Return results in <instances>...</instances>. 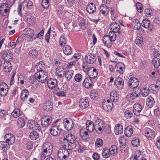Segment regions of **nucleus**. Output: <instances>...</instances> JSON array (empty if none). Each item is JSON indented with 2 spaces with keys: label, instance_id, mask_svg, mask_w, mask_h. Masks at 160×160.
<instances>
[{
  "label": "nucleus",
  "instance_id": "obj_61",
  "mask_svg": "<svg viewBox=\"0 0 160 160\" xmlns=\"http://www.w3.org/2000/svg\"><path fill=\"white\" fill-rule=\"evenodd\" d=\"M128 148L127 145L126 146V144H124L122 145L120 147V150L122 153H126L128 152Z\"/></svg>",
  "mask_w": 160,
  "mask_h": 160
},
{
  "label": "nucleus",
  "instance_id": "obj_26",
  "mask_svg": "<svg viewBox=\"0 0 160 160\" xmlns=\"http://www.w3.org/2000/svg\"><path fill=\"white\" fill-rule=\"evenodd\" d=\"M22 142L28 150H31L33 148V142L29 140L26 138H23Z\"/></svg>",
  "mask_w": 160,
  "mask_h": 160
},
{
  "label": "nucleus",
  "instance_id": "obj_16",
  "mask_svg": "<svg viewBox=\"0 0 160 160\" xmlns=\"http://www.w3.org/2000/svg\"><path fill=\"white\" fill-rule=\"evenodd\" d=\"M110 99L111 101L116 102L119 99V94L117 91L115 89H113L110 92Z\"/></svg>",
  "mask_w": 160,
  "mask_h": 160
},
{
  "label": "nucleus",
  "instance_id": "obj_55",
  "mask_svg": "<svg viewBox=\"0 0 160 160\" xmlns=\"http://www.w3.org/2000/svg\"><path fill=\"white\" fill-rule=\"evenodd\" d=\"M12 115L15 118L19 117V116L20 115V109L18 108L14 109V110L12 113Z\"/></svg>",
  "mask_w": 160,
  "mask_h": 160
},
{
  "label": "nucleus",
  "instance_id": "obj_15",
  "mask_svg": "<svg viewBox=\"0 0 160 160\" xmlns=\"http://www.w3.org/2000/svg\"><path fill=\"white\" fill-rule=\"evenodd\" d=\"M115 68L117 71L120 74L124 73L125 70L124 64L121 62L116 64Z\"/></svg>",
  "mask_w": 160,
  "mask_h": 160
},
{
  "label": "nucleus",
  "instance_id": "obj_10",
  "mask_svg": "<svg viewBox=\"0 0 160 160\" xmlns=\"http://www.w3.org/2000/svg\"><path fill=\"white\" fill-rule=\"evenodd\" d=\"M139 84V82L137 78H131L128 81L129 87L132 88H137Z\"/></svg>",
  "mask_w": 160,
  "mask_h": 160
},
{
  "label": "nucleus",
  "instance_id": "obj_19",
  "mask_svg": "<svg viewBox=\"0 0 160 160\" xmlns=\"http://www.w3.org/2000/svg\"><path fill=\"white\" fill-rule=\"evenodd\" d=\"M11 61H4L2 64L3 69L6 72H10L12 69V65L10 62Z\"/></svg>",
  "mask_w": 160,
  "mask_h": 160
},
{
  "label": "nucleus",
  "instance_id": "obj_21",
  "mask_svg": "<svg viewBox=\"0 0 160 160\" xmlns=\"http://www.w3.org/2000/svg\"><path fill=\"white\" fill-rule=\"evenodd\" d=\"M145 136L148 139L151 140L155 137L154 131L150 128L147 129L145 131Z\"/></svg>",
  "mask_w": 160,
  "mask_h": 160
},
{
  "label": "nucleus",
  "instance_id": "obj_18",
  "mask_svg": "<svg viewBox=\"0 0 160 160\" xmlns=\"http://www.w3.org/2000/svg\"><path fill=\"white\" fill-rule=\"evenodd\" d=\"M102 41L104 45L108 48H110L112 46V42L107 35H104L102 38Z\"/></svg>",
  "mask_w": 160,
  "mask_h": 160
},
{
  "label": "nucleus",
  "instance_id": "obj_2",
  "mask_svg": "<svg viewBox=\"0 0 160 160\" xmlns=\"http://www.w3.org/2000/svg\"><path fill=\"white\" fill-rule=\"evenodd\" d=\"M68 148H61L58 151V157L60 160H66L70 156Z\"/></svg>",
  "mask_w": 160,
  "mask_h": 160
},
{
  "label": "nucleus",
  "instance_id": "obj_36",
  "mask_svg": "<svg viewBox=\"0 0 160 160\" xmlns=\"http://www.w3.org/2000/svg\"><path fill=\"white\" fill-rule=\"evenodd\" d=\"M24 116L19 117L17 120V123L19 127L21 128H23L25 125V120Z\"/></svg>",
  "mask_w": 160,
  "mask_h": 160
},
{
  "label": "nucleus",
  "instance_id": "obj_28",
  "mask_svg": "<svg viewBox=\"0 0 160 160\" xmlns=\"http://www.w3.org/2000/svg\"><path fill=\"white\" fill-rule=\"evenodd\" d=\"M86 9L89 13H92L96 10V6L93 3L91 2L87 6Z\"/></svg>",
  "mask_w": 160,
  "mask_h": 160
},
{
  "label": "nucleus",
  "instance_id": "obj_57",
  "mask_svg": "<svg viewBox=\"0 0 160 160\" xmlns=\"http://www.w3.org/2000/svg\"><path fill=\"white\" fill-rule=\"evenodd\" d=\"M144 12L145 14L147 17H150L152 16L153 14V11L150 8L146 9H145Z\"/></svg>",
  "mask_w": 160,
  "mask_h": 160
},
{
  "label": "nucleus",
  "instance_id": "obj_12",
  "mask_svg": "<svg viewBox=\"0 0 160 160\" xmlns=\"http://www.w3.org/2000/svg\"><path fill=\"white\" fill-rule=\"evenodd\" d=\"M94 84V83H93L92 79L89 77H88L84 79L82 85L86 88H89L93 86Z\"/></svg>",
  "mask_w": 160,
  "mask_h": 160
},
{
  "label": "nucleus",
  "instance_id": "obj_54",
  "mask_svg": "<svg viewBox=\"0 0 160 160\" xmlns=\"http://www.w3.org/2000/svg\"><path fill=\"white\" fill-rule=\"evenodd\" d=\"M36 122L33 120H29L27 124V127L31 129H34V127Z\"/></svg>",
  "mask_w": 160,
  "mask_h": 160
},
{
  "label": "nucleus",
  "instance_id": "obj_17",
  "mask_svg": "<svg viewBox=\"0 0 160 160\" xmlns=\"http://www.w3.org/2000/svg\"><path fill=\"white\" fill-rule=\"evenodd\" d=\"M142 110V107L139 103H136L133 106V112L135 115L137 116H139L140 113Z\"/></svg>",
  "mask_w": 160,
  "mask_h": 160
},
{
  "label": "nucleus",
  "instance_id": "obj_58",
  "mask_svg": "<svg viewBox=\"0 0 160 160\" xmlns=\"http://www.w3.org/2000/svg\"><path fill=\"white\" fill-rule=\"evenodd\" d=\"M74 79L76 81L80 82L82 80V76L80 73L77 74L74 76Z\"/></svg>",
  "mask_w": 160,
  "mask_h": 160
},
{
  "label": "nucleus",
  "instance_id": "obj_4",
  "mask_svg": "<svg viewBox=\"0 0 160 160\" xmlns=\"http://www.w3.org/2000/svg\"><path fill=\"white\" fill-rule=\"evenodd\" d=\"M95 130L97 133H101L105 129L104 122L99 119H97L95 122Z\"/></svg>",
  "mask_w": 160,
  "mask_h": 160
},
{
  "label": "nucleus",
  "instance_id": "obj_11",
  "mask_svg": "<svg viewBox=\"0 0 160 160\" xmlns=\"http://www.w3.org/2000/svg\"><path fill=\"white\" fill-rule=\"evenodd\" d=\"M88 75L92 79L96 78L98 75L97 70L93 67H89L88 69Z\"/></svg>",
  "mask_w": 160,
  "mask_h": 160
},
{
  "label": "nucleus",
  "instance_id": "obj_52",
  "mask_svg": "<svg viewBox=\"0 0 160 160\" xmlns=\"http://www.w3.org/2000/svg\"><path fill=\"white\" fill-rule=\"evenodd\" d=\"M51 0H42V6L44 8H48L50 5Z\"/></svg>",
  "mask_w": 160,
  "mask_h": 160
},
{
  "label": "nucleus",
  "instance_id": "obj_32",
  "mask_svg": "<svg viewBox=\"0 0 160 160\" xmlns=\"http://www.w3.org/2000/svg\"><path fill=\"white\" fill-rule=\"evenodd\" d=\"M10 144L6 142L5 141H0V148L3 152H5L9 149Z\"/></svg>",
  "mask_w": 160,
  "mask_h": 160
},
{
  "label": "nucleus",
  "instance_id": "obj_14",
  "mask_svg": "<svg viewBox=\"0 0 160 160\" xmlns=\"http://www.w3.org/2000/svg\"><path fill=\"white\" fill-rule=\"evenodd\" d=\"M85 58L87 63L89 64H92L96 61L97 57L95 54L89 53L86 55Z\"/></svg>",
  "mask_w": 160,
  "mask_h": 160
},
{
  "label": "nucleus",
  "instance_id": "obj_25",
  "mask_svg": "<svg viewBox=\"0 0 160 160\" xmlns=\"http://www.w3.org/2000/svg\"><path fill=\"white\" fill-rule=\"evenodd\" d=\"M150 21L148 19L146 18L144 19L142 23V27L144 28H148V29L151 31L152 30L153 27L150 25Z\"/></svg>",
  "mask_w": 160,
  "mask_h": 160
},
{
  "label": "nucleus",
  "instance_id": "obj_34",
  "mask_svg": "<svg viewBox=\"0 0 160 160\" xmlns=\"http://www.w3.org/2000/svg\"><path fill=\"white\" fill-rule=\"evenodd\" d=\"M102 107L103 109L105 111L107 112L110 111L113 107L112 103L103 102Z\"/></svg>",
  "mask_w": 160,
  "mask_h": 160
},
{
  "label": "nucleus",
  "instance_id": "obj_35",
  "mask_svg": "<svg viewBox=\"0 0 160 160\" xmlns=\"http://www.w3.org/2000/svg\"><path fill=\"white\" fill-rule=\"evenodd\" d=\"M29 55L32 58L37 59L38 55V51L35 48L30 50L28 53Z\"/></svg>",
  "mask_w": 160,
  "mask_h": 160
},
{
  "label": "nucleus",
  "instance_id": "obj_7",
  "mask_svg": "<svg viewBox=\"0 0 160 160\" xmlns=\"http://www.w3.org/2000/svg\"><path fill=\"white\" fill-rule=\"evenodd\" d=\"M52 152V146H47L46 147L43 146L42 156L44 158H46L51 155Z\"/></svg>",
  "mask_w": 160,
  "mask_h": 160
},
{
  "label": "nucleus",
  "instance_id": "obj_13",
  "mask_svg": "<svg viewBox=\"0 0 160 160\" xmlns=\"http://www.w3.org/2000/svg\"><path fill=\"white\" fill-rule=\"evenodd\" d=\"M52 118L51 117L45 116L41 119V123L43 127H47L50 125L52 122Z\"/></svg>",
  "mask_w": 160,
  "mask_h": 160
},
{
  "label": "nucleus",
  "instance_id": "obj_41",
  "mask_svg": "<svg viewBox=\"0 0 160 160\" xmlns=\"http://www.w3.org/2000/svg\"><path fill=\"white\" fill-rule=\"evenodd\" d=\"M24 34L28 35L31 38L33 37L34 33V30L30 28H27L24 29Z\"/></svg>",
  "mask_w": 160,
  "mask_h": 160
},
{
  "label": "nucleus",
  "instance_id": "obj_3",
  "mask_svg": "<svg viewBox=\"0 0 160 160\" xmlns=\"http://www.w3.org/2000/svg\"><path fill=\"white\" fill-rule=\"evenodd\" d=\"M34 77L38 82L44 83L48 80V74L45 71L41 72H37L34 74Z\"/></svg>",
  "mask_w": 160,
  "mask_h": 160
},
{
  "label": "nucleus",
  "instance_id": "obj_49",
  "mask_svg": "<svg viewBox=\"0 0 160 160\" xmlns=\"http://www.w3.org/2000/svg\"><path fill=\"white\" fill-rule=\"evenodd\" d=\"M67 42V38L65 37L64 34H62L60 37L59 40V44L61 46H64V45H66Z\"/></svg>",
  "mask_w": 160,
  "mask_h": 160
},
{
  "label": "nucleus",
  "instance_id": "obj_33",
  "mask_svg": "<svg viewBox=\"0 0 160 160\" xmlns=\"http://www.w3.org/2000/svg\"><path fill=\"white\" fill-rule=\"evenodd\" d=\"M45 64L43 62L39 61L36 65V67L37 69V72H41L44 71L43 70L45 68Z\"/></svg>",
  "mask_w": 160,
  "mask_h": 160
},
{
  "label": "nucleus",
  "instance_id": "obj_1",
  "mask_svg": "<svg viewBox=\"0 0 160 160\" xmlns=\"http://www.w3.org/2000/svg\"><path fill=\"white\" fill-rule=\"evenodd\" d=\"M76 138L72 134H69L66 136V137L63 139V147L64 148H68L69 150H72L73 148V144L75 143Z\"/></svg>",
  "mask_w": 160,
  "mask_h": 160
},
{
  "label": "nucleus",
  "instance_id": "obj_9",
  "mask_svg": "<svg viewBox=\"0 0 160 160\" xmlns=\"http://www.w3.org/2000/svg\"><path fill=\"white\" fill-rule=\"evenodd\" d=\"M110 29L112 31L115 32H118V33H120L122 32L120 29V26L116 22L112 23L110 25Z\"/></svg>",
  "mask_w": 160,
  "mask_h": 160
},
{
  "label": "nucleus",
  "instance_id": "obj_42",
  "mask_svg": "<svg viewBox=\"0 0 160 160\" xmlns=\"http://www.w3.org/2000/svg\"><path fill=\"white\" fill-rule=\"evenodd\" d=\"M133 129L132 127H127L124 130V133L125 135L128 137H130L132 134Z\"/></svg>",
  "mask_w": 160,
  "mask_h": 160
},
{
  "label": "nucleus",
  "instance_id": "obj_5",
  "mask_svg": "<svg viewBox=\"0 0 160 160\" xmlns=\"http://www.w3.org/2000/svg\"><path fill=\"white\" fill-rule=\"evenodd\" d=\"M1 53L2 55V59L4 61L12 60L13 55L11 51L8 50H4L2 51Z\"/></svg>",
  "mask_w": 160,
  "mask_h": 160
},
{
  "label": "nucleus",
  "instance_id": "obj_51",
  "mask_svg": "<svg viewBox=\"0 0 160 160\" xmlns=\"http://www.w3.org/2000/svg\"><path fill=\"white\" fill-rule=\"evenodd\" d=\"M109 38V39L111 40V41L114 42L116 39L117 35L116 32L112 31H110L109 32L108 35H107Z\"/></svg>",
  "mask_w": 160,
  "mask_h": 160
},
{
  "label": "nucleus",
  "instance_id": "obj_63",
  "mask_svg": "<svg viewBox=\"0 0 160 160\" xmlns=\"http://www.w3.org/2000/svg\"><path fill=\"white\" fill-rule=\"evenodd\" d=\"M95 144L97 147H101L103 144V141L100 138L97 139L96 141Z\"/></svg>",
  "mask_w": 160,
  "mask_h": 160
},
{
  "label": "nucleus",
  "instance_id": "obj_47",
  "mask_svg": "<svg viewBox=\"0 0 160 160\" xmlns=\"http://www.w3.org/2000/svg\"><path fill=\"white\" fill-rule=\"evenodd\" d=\"M136 97L132 92L128 93L126 96L128 100L131 102H134Z\"/></svg>",
  "mask_w": 160,
  "mask_h": 160
},
{
  "label": "nucleus",
  "instance_id": "obj_22",
  "mask_svg": "<svg viewBox=\"0 0 160 160\" xmlns=\"http://www.w3.org/2000/svg\"><path fill=\"white\" fill-rule=\"evenodd\" d=\"M48 86L49 88L53 89L58 85L57 81L53 78H49L47 80Z\"/></svg>",
  "mask_w": 160,
  "mask_h": 160
},
{
  "label": "nucleus",
  "instance_id": "obj_29",
  "mask_svg": "<svg viewBox=\"0 0 160 160\" xmlns=\"http://www.w3.org/2000/svg\"><path fill=\"white\" fill-rule=\"evenodd\" d=\"M132 26L133 28L136 30H139L141 28V23L139 22V20L137 19H134L132 20L131 23Z\"/></svg>",
  "mask_w": 160,
  "mask_h": 160
},
{
  "label": "nucleus",
  "instance_id": "obj_50",
  "mask_svg": "<svg viewBox=\"0 0 160 160\" xmlns=\"http://www.w3.org/2000/svg\"><path fill=\"white\" fill-rule=\"evenodd\" d=\"M152 63L154 65L155 68H158L160 64V59L158 58L154 57L152 61Z\"/></svg>",
  "mask_w": 160,
  "mask_h": 160
},
{
  "label": "nucleus",
  "instance_id": "obj_40",
  "mask_svg": "<svg viewBox=\"0 0 160 160\" xmlns=\"http://www.w3.org/2000/svg\"><path fill=\"white\" fill-rule=\"evenodd\" d=\"M109 150L110 154L114 156L118 154V148L115 145H112Z\"/></svg>",
  "mask_w": 160,
  "mask_h": 160
},
{
  "label": "nucleus",
  "instance_id": "obj_38",
  "mask_svg": "<svg viewBox=\"0 0 160 160\" xmlns=\"http://www.w3.org/2000/svg\"><path fill=\"white\" fill-rule=\"evenodd\" d=\"M11 7L7 6L6 8H3L4 11L3 12L1 11V16H4L5 18H8L9 16Z\"/></svg>",
  "mask_w": 160,
  "mask_h": 160
},
{
  "label": "nucleus",
  "instance_id": "obj_43",
  "mask_svg": "<svg viewBox=\"0 0 160 160\" xmlns=\"http://www.w3.org/2000/svg\"><path fill=\"white\" fill-rule=\"evenodd\" d=\"M29 137L31 140H35L38 138L39 134L36 131H33L30 133Z\"/></svg>",
  "mask_w": 160,
  "mask_h": 160
},
{
  "label": "nucleus",
  "instance_id": "obj_48",
  "mask_svg": "<svg viewBox=\"0 0 160 160\" xmlns=\"http://www.w3.org/2000/svg\"><path fill=\"white\" fill-rule=\"evenodd\" d=\"M131 143L133 147H138L140 144V141L138 138H134L132 139Z\"/></svg>",
  "mask_w": 160,
  "mask_h": 160
},
{
  "label": "nucleus",
  "instance_id": "obj_60",
  "mask_svg": "<svg viewBox=\"0 0 160 160\" xmlns=\"http://www.w3.org/2000/svg\"><path fill=\"white\" fill-rule=\"evenodd\" d=\"M136 7L138 11L139 12H142L143 10V8L142 5L140 3L138 2L136 3Z\"/></svg>",
  "mask_w": 160,
  "mask_h": 160
},
{
  "label": "nucleus",
  "instance_id": "obj_31",
  "mask_svg": "<svg viewBox=\"0 0 160 160\" xmlns=\"http://www.w3.org/2000/svg\"><path fill=\"white\" fill-rule=\"evenodd\" d=\"M155 102L153 98L151 96H149L146 100L147 106L149 108H152L154 105Z\"/></svg>",
  "mask_w": 160,
  "mask_h": 160
},
{
  "label": "nucleus",
  "instance_id": "obj_56",
  "mask_svg": "<svg viewBox=\"0 0 160 160\" xmlns=\"http://www.w3.org/2000/svg\"><path fill=\"white\" fill-rule=\"evenodd\" d=\"M0 87V95L1 96L5 97L7 95L8 90V88H4Z\"/></svg>",
  "mask_w": 160,
  "mask_h": 160
},
{
  "label": "nucleus",
  "instance_id": "obj_46",
  "mask_svg": "<svg viewBox=\"0 0 160 160\" xmlns=\"http://www.w3.org/2000/svg\"><path fill=\"white\" fill-rule=\"evenodd\" d=\"M24 40L23 35H21L18 37L16 42L17 44V48H20L22 46V44Z\"/></svg>",
  "mask_w": 160,
  "mask_h": 160
},
{
  "label": "nucleus",
  "instance_id": "obj_20",
  "mask_svg": "<svg viewBox=\"0 0 160 160\" xmlns=\"http://www.w3.org/2000/svg\"><path fill=\"white\" fill-rule=\"evenodd\" d=\"M4 138L6 139L5 142L10 144H12L15 141V138L14 136L10 133L6 134L4 137Z\"/></svg>",
  "mask_w": 160,
  "mask_h": 160
},
{
  "label": "nucleus",
  "instance_id": "obj_6",
  "mask_svg": "<svg viewBox=\"0 0 160 160\" xmlns=\"http://www.w3.org/2000/svg\"><path fill=\"white\" fill-rule=\"evenodd\" d=\"M65 128L67 130H70L73 128L74 124L73 121L71 119L65 118L63 121Z\"/></svg>",
  "mask_w": 160,
  "mask_h": 160
},
{
  "label": "nucleus",
  "instance_id": "obj_37",
  "mask_svg": "<svg viewBox=\"0 0 160 160\" xmlns=\"http://www.w3.org/2000/svg\"><path fill=\"white\" fill-rule=\"evenodd\" d=\"M114 131L116 134L118 135L122 133L123 131V126L120 124H117L114 129Z\"/></svg>",
  "mask_w": 160,
  "mask_h": 160
},
{
  "label": "nucleus",
  "instance_id": "obj_23",
  "mask_svg": "<svg viewBox=\"0 0 160 160\" xmlns=\"http://www.w3.org/2000/svg\"><path fill=\"white\" fill-rule=\"evenodd\" d=\"M114 84L118 88L122 89L124 86V80L121 78L117 77L115 80Z\"/></svg>",
  "mask_w": 160,
  "mask_h": 160
},
{
  "label": "nucleus",
  "instance_id": "obj_27",
  "mask_svg": "<svg viewBox=\"0 0 160 160\" xmlns=\"http://www.w3.org/2000/svg\"><path fill=\"white\" fill-rule=\"evenodd\" d=\"M89 102L87 99H81L79 102L80 108L82 109L86 108L89 106Z\"/></svg>",
  "mask_w": 160,
  "mask_h": 160
},
{
  "label": "nucleus",
  "instance_id": "obj_62",
  "mask_svg": "<svg viewBox=\"0 0 160 160\" xmlns=\"http://www.w3.org/2000/svg\"><path fill=\"white\" fill-rule=\"evenodd\" d=\"M124 115L127 119H129L132 116L133 114L131 111L127 110L125 112Z\"/></svg>",
  "mask_w": 160,
  "mask_h": 160
},
{
  "label": "nucleus",
  "instance_id": "obj_24",
  "mask_svg": "<svg viewBox=\"0 0 160 160\" xmlns=\"http://www.w3.org/2000/svg\"><path fill=\"white\" fill-rule=\"evenodd\" d=\"M43 108L47 112L51 111L53 108V104L50 100L46 101L44 103Z\"/></svg>",
  "mask_w": 160,
  "mask_h": 160
},
{
  "label": "nucleus",
  "instance_id": "obj_30",
  "mask_svg": "<svg viewBox=\"0 0 160 160\" xmlns=\"http://www.w3.org/2000/svg\"><path fill=\"white\" fill-rule=\"evenodd\" d=\"M63 51L64 53L67 55L72 54V48L69 45H64L63 48Z\"/></svg>",
  "mask_w": 160,
  "mask_h": 160
},
{
  "label": "nucleus",
  "instance_id": "obj_53",
  "mask_svg": "<svg viewBox=\"0 0 160 160\" xmlns=\"http://www.w3.org/2000/svg\"><path fill=\"white\" fill-rule=\"evenodd\" d=\"M7 0H0V7L2 8H5L7 6L11 7L10 4H8Z\"/></svg>",
  "mask_w": 160,
  "mask_h": 160
},
{
  "label": "nucleus",
  "instance_id": "obj_8",
  "mask_svg": "<svg viewBox=\"0 0 160 160\" xmlns=\"http://www.w3.org/2000/svg\"><path fill=\"white\" fill-rule=\"evenodd\" d=\"M62 129L59 128V126L53 125L52 126L50 130V132L53 136L60 134L62 131Z\"/></svg>",
  "mask_w": 160,
  "mask_h": 160
},
{
  "label": "nucleus",
  "instance_id": "obj_39",
  "mask_svg": "<svg viewBox=\"0 0 160 160\" xmlns=\"http://www.w3.org/2000/svg\"><path fill=\"white\" fill-rule=\"evenodd\" d=\"M78 25L82 28H85L86 27V20L80 17L78 18Z\"/></svg>",
  "mask_w": 160,
  "mask_h": 160
},
{
  "label": "nucleus",
  "instance_id": "obj_44",
  "mask_svg": "<svg viewBox=\"0 0 160 160\" xmlns=\"http://www.w3.org/2000/svg\"><path fill=\"white\" fill-rule=\"evenodd\" d=\"M73 75V72L72 71H68L66 72L65 74V78L68 81H70L72 78V76Z\"/></svg>",
  "mask_w": 160,
  "mask_h": 160
},
{
  "label": "nucleus",
  "instance_id": "obj_45",
  "mask_svg": "<svg viewBox=\"0 0 160 160\" xmlns=\"http://www.w3.org/2000/svg\"><path fill=\"white\" fill-rule=\"evenodd\" d=\"M102 156L104 158H108L110 156L109 149L107 148H104L102 152Z\"/></svg>",
  "mask_w": 160,
  "mask_h": 160
},
{
  "label": "nucleus",
  "instance_id": "obj_64",
  "mask_svg": "<svg viewBox=\"0 0 160 160\" xmlns=\"http://www.w3.org/2000/svg\"><path fill=\"white\" fill-rule=\"evenodd\" d=\"M143 41L142 37L140 36L137 37L135 41V42L137 45H139L142 43Z\"/></svg>",
  "mask_w": 160,
  "mask_h": 160
},
{
  "label": "nucleus",
  "instance_id": "obj_59",
  "mask_svg": "<svg viewBox=\"0 0 160 160\" xmlns=\"http://www.w3.org/2000/svg\"><path fill=\"white\" fill-rule=\"evenodd\" d=\"M98 93L95 90H92L91 92L90 96L92 99H96L98 97Z\"/></svg>",
  "mask_w": 160,
  "mask_h": 160
}]
</instances>
